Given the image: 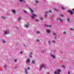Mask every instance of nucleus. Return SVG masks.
<instances>
[{"label": "nucleus", "instance_id": "obj_31", "mask_svg": "<svg viewBox=\"0 0 74 74\" xmlns=\"http://www.w3.org/2000/svg\"><path fill=\"white\" fill-rule=\"evenodd\" d=\"M27 61L28 62H30V60H29V59H28L27 60Z\"/></svg>", "mask_w": 74, "mask_h": 74}, {"label": "nucleus", "instance_id": "obj_28", "mask_svg": "<svg viewBox=\"0 0 74 74\" xmlns=\"http://www.w3.org/2000/svg\"><path fill=\"white\" fill-rule=\"evenodd\" d=\"M25 73L26 74H28V73H27V71H25Z\"/></svg>", "mask_w": 74, "mask_h": 74}, {"label": "nucleus", "instance_id": "obj_4", "mask_svg": "<svg viewBox=\"0 0 74 74\" xmlns=\"http://www.w3.org/2000/svg\"><path fill=\"white\" fill-rule=\"evenodd\" d=\"M42 67H43V65H41L40 66V70H42Z\"/></svg>", "mask_w": 74, "mask_h": 74}, {"label": "nucleus", "instance_id": "obj_25", "mask_svg": "<svg viewBox=\"0 0 74 74\" xmlns=\"http://www.w3.org/2000/svg\"><path fill=\"white\" fill-rule=\"evenodd\" d=\"M63 33H64V34H66V32L64 31L63 32Z\"/></svg>", "mask_w": 74, "mask_h": 74}, {"label": "nucleus", "instance_id": "obj_1", "mask_svg": "<svg viewBox=\"0 0 74 74\" xmlns=\"http://www.w3.org/2000/svg\"><path fill=\"white\" fill-rule=\"evenodd\" d=\"M37 16L36 15L34 14V13H32V18H33L34 19V18H36Z\"/></svg>", "mask_w": 74, "mask_h": 74}, {"label": "nucleus", "instance_id": "obj_26", "mask_svg": "<svg viewBox=\"0 0 74 74\" xmlns=\"http://www.w3.org/2000/svg\"><path fill=\"white\" fill-rule=\"evenodd\" d=\"M35 2H36V3H38V1H37V0H36Z\"/></svg>", "mask_w": 74, "mask_h": 74}, {"label": "nucleus", "instance_id": "obj_39", "mask_svg": "<svg viewBox=\"0 0 74 74\" xmlns=\"http://www.w3.org/2000/svg\"><path fill=\"white\" fill-rule=\"evenodd\" d=\"M52 42H55V41L54 40H53L52 41Z\"/></svg>", "mask_w": 74, "mask_h": 74}, {"label": "nucleus", "instance_id": "obj_30", "mask_svg": "<svg viewBox=\"0 0 74 74\" xmlns=\"http://www.w3.org/2000/svg\"><path fill=\"white\" fill-rule=\"evenodd\" d=\"M35 62H34V61H32V63H33H33H35Z\"/></svg>", "mask_w": 74, "mask_h": 74}, {"label": "nucleus", "instance_id": "obj_24", "mask_svg": "<svg viewBox=\"0 0 74 74\" xmlns=\"http://www.w3.org/2000/svg\"><path fill=\"white\" fill-rule=\"evenodd\" d=\"M16 60H17V59H15L14 60V61L15 62H16Z\"/></svg>", "mask_w": 74, "mask_h": 74}, {"label": "nucleus", "instance_id": "obj_45", "mask_svg": "<svg viewBox=\"0 0 74 74\" xmlns=\"http://www.w3.org/2000/svg\"><path fill=\"white\" fill-rule=\"evenodd\" d=\"M54 34L55 35H55H56V34H55V33H54Z\"/></svg>", "mask_w": 74, "mask_h": 74}, {"label": "nucleus", "instance_id": "obj_27", "mask_svg": "<svg viewBox=\"0 0 74 74\" xmlns=\"http://www.w3.org/2000/svg\"><path fill=\"white\" fill-rule=\"evenodd\" d=\"M60 16L61 17H63V15L62 14H60Z\"/></svg>", "mask_w": 74, "mask_h": 74}, {"label": "nucleus", "instance_id": "obj_42", "mask_svg": "<svg viewBox=\"0 0 74 74\" xmlns=\"http://www.w3.org/2000/svg\"><path fill=\"white\" fill-rule=\"evenodd\" d=\"M63 67H64V68H65V67L64 66H63Z\"/></svg>", "mask_w": 74, "mask_h": 74}, {"label": "nucleus", "instance_id": "obj_5", "mask_svg": "<svg viewBox=\"0 0 74 74\" xmlns=\"http://www.w3.org/2000/svg\"><path fill=\"white\" fill-rule=\"evenodd\" d=\"M9 32V31H6L5 32H4V33L5 34H8Z\"/></svg>", "mask_w": 74, "mask_h": 74}, {"label": "nucleus", "instance_id": "obj_23", "mask_svg": "<svg viewBox=\"0 0 74 74\" xmlns=\"http://www.w3.org/2000/svg\"><path fill=\"white\" fill-rule=\"evenodd\" d=\"M36 33L37 34H40V31H38L36 32Z\"/></svg>", "mask_w": 74, "mask_h": 74}, {"label": "nucleus", "instance_id": "obj_21", "mask_svg": "<svg viewBox=\"0 0 74 74\" xmlns=\"http://www.w3.org/2000/svg\"><path fill=\"white\" fill-rule=\"evenodd\" d=\"M54 74H58V73L56 71H54Z\"/></svg>", "mask_w": 74, "mask_h": 74}, {"label": "nucleus", "instance_id": "obj_33", "mask_svg": "<svg viewBox=\"0 0 74 74\" xmlns=\"http://www.w3.org/2000/svg\"><path fill=\"white\" fill-rule=\"evenodd\" d=\"M54 10H55V11H58V10H57L56 9H54Z\"/></svg>", "mask_w": 74, "mask_h": 74}, {"label": "nucleus", "instance_id": "obj_40", "mask_svg": "<svg viewBox=\"0 0 74 74\" xmlns=\"http://www.w3.org/2000/svg\"><path fill=\"white\" fill-rule=\"evenodd\" d=\"M24 12H25V13H27L26 11H24Z\"/></svg>", "mask_w": 74, "mask_h": 74}, {"label": "nucleus", "instance_id": "obj_6", "mask_svg": "<svg viewBox=\"0 0 74 74\" xmlns=\"http://www.w3.org/2000/svg\"><path fill=\"white\" fill-rule=\"evenodd\" d=\"M56 20L58 21H60V22H61V21H62V20H61V19L59 18H57Z\"/></svg>", "mask_w": 74, "mask_h": 74}, {"label": "nucleus", "instance_id": "obj_46", "mask_svg": "<svg viewBox=\"0 0 74 74\" xmlns=\"http://www.w3.org/2000/svg\"><path fill=\"white\" fill-rule=\"evenodd\" d=\"M55 38H56V37L55 36Z\"/></svg>", "mask_w": 74, "mask_h": 74}, {"label": "nucleus", "instance_id": "obj_10", "mask_svg": "<svg viewBox=\"0 0 74 74\" xmlns=\"http://www.w3.org/2000/svg\"><path fill=\"white\" fill-rule=\"evenodd\" d=\"M46 32H47V33H50V31L49 29H48L46 31Z\"/></svg>", "mask_w": 74, "mask_h": 74}, {"label": "nucleus", "instance_id": "obj_49", "mask_svg": "<svg viewBox=\"0 0 74 74\" xmlns=\"http://www.w3.org/2000/svg\"><path fill=\"white\" fill-rule=\"evenodd\" d=\"M22 52H21V53H22Z\"/></svg>", "mask_w": 74, "mask_h": 74}, {"label": "nucleus", "instance_id": "obj_17", "mask_svg": "<svg viewBox=\"0 0 74 74\" xmlns=\"http://www.w3.org/2000/svg\"><path fill=\"white\" fill-rule=\"evenodd\" d=\"M2 17L3 19H5V17H4V16H2Z\"/></svg>", "mask_w": 74, "mask_h": 74}, {"label": "nucleus", "instance_id": "obj_35", "mask_svg": "<svg viewBox=\"0 0 74 74\" xmlns=\"http://www.w3.org/2000/svg\"><path fill=\"white\" fill-rule=\"evenodd\" d=\"M29 57H30L31 58H32V56L31 55H29Z\"/></svg>", "mask_w": 74, "mask_h": 74}, {"label": "nucleus", "instance_id": "obj_18", "mask_svg": "<svg viewBox=\"0 0 74 74\" xmlns=\"http://www.w3.org/2000/svg\"><path fill=\"white\" fill-rule=\"evenodd\" d=\"M35 21L36 22H38V21H39L38 19H36V20H35Z\"/></svg>", "mask_w": 74, "mask_h": 74}, {"label": "nucleus", "instance_id": "obj_32", "mask_svg": "<svg viewBox=\"0 0 74 74\" xmlns=\"http://www.w3.org/2000/svg\"><path fill=\"white\" fill-rule=\"evenodd\" d=\"M49 12H51V13H52V11H51V10H49Z\"/></svg>", "mask_w": 74, "mask_h": 74}, {"label": "nucleus", "instance_id": "obj_22", "mask_svg": "<svg viewBox=\"0 0 74 74\" xmlns=\"http://www.w3.org/2000/svg\"><path fill=\"white\" fill-rule=\"evenodd\" d=\"M2 42L3 43H5V41L4 40H1Z\"/></svg>", "mask_w": 74, "mask_h": 74}, {"label": "nucleus", "instance_id": "obj_34", "mask_svg": "<svg viewBox=\"0 0 74 74\" xmlns=\"http://www.w3.org/2000/svg\"><path fill=\"white\" fill-rule=\"evenodd\" d=\"M40 19L41 20H43V19H44V18H40Z\"/></svg>", "mask_w": 74, "mask_h": 74}, {"label": "nucleus", "instance_id": "obj_44", "mask_svg": "<svg viewBox=\"0 0 74 74\" xmlns=\"http://www.w3.org/2000/svg\"><path fill=\"white\" fill-rule=\"evenodd\" d=\"M49 44H50V41H49Z\"/></svg>", "mask_w": 74, "mask_h": 74}, {"label": "nucleus", "instance_id": "obj_36", "mask_svg": "<svg viewBox=\"0 0 74 74\" xmlns=\"http://www.w3.org/2000/svg\"><path fill=\"white\" fill-rule=\"evenodd\" d=\"M30 55H32V53H30Z\"/></svg>", "mask_w": 74, "mask_h": 74}, {"label": "nucleus", "instance_id": "obj_37", "mask_svg": "<svg viewBox=\"0 0 74 74\" xmlns=\"http://www.w3.org/2000/svg\"><path fill=\"white\" fill-rule=\"evenodd\" d=\"M72 10L73 11H74V8H73L72 9Z\"/></svg>", "mask_w": 74, "mask_h": 74}, {"label": "nucleus", "instance_id": "obj_48", "mask_svg": "<svg viewBox=\"0 0 74 74\" xmlns=\"http://www.w3.org/2000/svg\"><path fill=\"white\" fill-rule=\"evenodd\" d=\"M58 74H60V73H58Z\"/></svg>", "mask_w": 74, "mask_h": 74}, {"label": "nucleus", "instance_id": "obj_47", "mask_svg": "<svg viewBox=\"0 0 74 74\" xmlns=\"http://www.w3.org/2000/svg\"><path fill=\"white\" fill-rule=\"evenodd\" d=\"M30 69V68H29V67H28V69Z\"/></svg>", "mask_w": 74, "mask_h": 74}, {"label": "nucleus", "instance_id": "obj_16", "mask_svg": "<svg viewBox=\"0 0 74 74\" xmlns=\"http://www.w3.org/2000/svg\"><path fill=\"white\" fill-rule=\"evenodd\" d=\"M57 71H58V72H59V73H60V69H58L57 70Z\"/></svg>", "mask_w": 74, "mask_h": 74}, {"label": "nucleus", "instance_id": "obj_7", "mask_svg": "<svg viewBox=\"0 0 74 74\" xmlns=\"http://www.w3.org/2000/svg\"><path fill=\"white\" fill-rule=\"evenodd\" d=\"M68 12H69L70 14H73V12L70 10H68Z\"/></svg>", "mask_w": 74, "mask_h": 74}, {"label": "nucleus", "instance_id": "obj_11", "mask_svg": "<svg viewBox=\"0 0 74 74\" xmlns=\"http://www.w3.org/2000/svg\"><path fill=\"white\" fill-rule=\"evenodd\" d=\"M61 9L63 10H65V9L64 8V7H63V6H61Z\"/></svg>", "mask_w": 74, "mask_h": 74}, {"label": "nucleus", "instance_id": "obj_8", "mask_svg": "<svg viewBox=\"0 0 74 74\" xmlns=\"http://www.w3.org/2000/svg\"><path fill=\"white\" fill-rule=\"evenodd\" d=\"M45 26L46 27H51V25H45Z\"/></svg>", "mask_w": 74, "mask_h": 74}, {"label": "nucleus", "instance_id": "obj_19", "mask_svg": "<svg viewBox=\"0 0 74 74\" xmlns=\"http://www.w3.org/2000/svg\"><path fill=\"white\" fill-rule=\"evenodd\" d=\"M51 56H52V57L53 58H55V56H54L53 55H51Z\"/></svg>", "mask_w": 74, "mask_h": 74}, {"label": "nucleus", "instance_id": "obj_3", "mask_svg": "<svg viewBox=\"0 0 74 74\" xmlns=\"http://www.w3.org/2000/svg\"><path fill=\"white\" fill-rule=\"evenodd\" d=\"M19 1L21 3H25V0H19Z\"/></svg>", "mask_w": 74, "mask_h": 74}, {"label": "nucleus", "instance_id": "obj_13", "mask_svg": "<svg viewBox=\"0 0 74 74\" xmlns=\"http://www.w3.org/2000/svg\"><path fill=\"white\" fill-rule=\"evenodd\" d=\"M30 11L32 12V13H33V10H32L31 9H30Z\"/></svg>", "mask_w": 74, "mask_h": 74}, {"label": "nucleus", "instance_id": "obj_9", "mask_svg": "<svg viewBox=\"0 0 74 74\" xmlns=\"http://www.w3.org/2000/svg\"><path fill=\"white\" fill-rule=\"evenodd\" d=\"M21 19H22V18H21V17H18V21H20Z\"/></svg>", "mask_w": 74, "mask_h": 74}, {"label": "nucleus", "instance_id": "obj_14", "mask_svg": "<svg viewBox=\"0 0 74 74\" xmlns=\"http://www.w3.org/2000/svg\"><path fill=\"white\" fill-rule=\"evenodd\" d=\"M67 21L69 22H70V19L69 18H67Z\"/></svg>", "mask_w": 74, "mask_h": 74}, {"label": "nucleus", "instance_id": "obj_43", "mask_svg": "<svg viewBox=\"0 0 74 74\" xmlns=\"http://www.w3.org/2000/svg\"><path fill=\"white\" fill-rule=\"evenodd\" d=\"M45 17L47 16V14H45Z\"/></svg>", "mask_w": 74, "mask_h": 74}, {"label": "nucleus", "instance_id": "obj_20", "mask_svg": "<svg viewBox=\"0 0 74 74\" xmlns=\"http://www.w3.org/2000/svg\"><path fill=\"white\" fill-rule=\"evenodd\" d=\"M12 12L13 13H15V11L14 10H12Z\"/></svg>", "mask_w": 74, "mask_h": 74}, {"label": "nucleus", "instance_id": "obj_38", "mask_svg": "<svg viewBox=\"0 0 74 74\" xmlns=\"http://www.w3.org/2000/svg\"><path fill=\"white\" fill-rule=\"evenodd\" d=\"M6 67H7V66H5V67H4L5 69H6Z\"/></svg>", "mask_w": 74, "mask_h": 74}, {"label": "nucleus", "instance_id": "obj_29", "mask_svg": "<svg viewBox=\"0 0 74 74\" xmlns=\"http://www.w3.org/2000/svg\"><path fill=\"white\" fill-rule=\"evenodd\" d=\"M70 71H68V74H70Z\"/></svg>", "mask_w": 74, "mask_h": 74}, {"label": "nucleus", "instance_id": "obj_15", "mask_svg": "<svg viewBox=\"0 0 74 74\" xmlns=\"http://www.w3.org/2000/svg\"><path fill=\"white\" fill-rule=\"evenodd\" d=\"M36 41L37 42H39L40 41V39L38 38V39L36 40Z\"/></svg>", "mask_w": 74, "mask_h": 74}, {"label": "nucleus", "instance_id": "obj_41", "mask_svg": "<svg viewBox=\"0 0 74 74\" xmlns=\"http://www.w3.org/2000/svg\"><path fill=\"white\" fill-rule=\"evenodd\" d=\"M48 12H45V13H46V14H48Z\"/></svg>", "mask_w": 74, "mask_h": 74}, {"label": "nucleus", "instance_id": "obj_12", "mask_svg": "<svg viewBox=\"0 0 74 74\" xmlns=\"http://www.w3.org/2000/svg\"><path fill=\"white\" fill-rule=\"evenodd\" d=\"M74 30V28H71L70 29V30Z\"/></svg>", "mask_w": 74, "mask_h": 74}, {"label": "nucleus", "instance_id": "obj_2", "mask_svg": "<svg viewBox=\"0 0 74 74\" xmlns=\"http://www.w3.org/2000/svg\"><path fill=\"white\" fill-rule=\"evenodd\" d=\"M27 24H25L24 26H25L26 27H29V24L28 23H27Z\"/></svg>", "mask_w": 74, "mask_h": 74}]
</instances>
